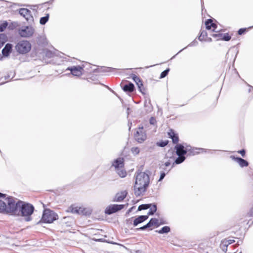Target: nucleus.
I'll return each instance as SVG.
<instances>
[{"label": "nucleus", "mask_w": 253, "mask_h": 253, "mask_svg": "<svg viewBox=\"0 0 253 253\" xmlns=\"http://www.w3.org/2000/svg\"><path fill=\"white\" fill-rule=\"evenodd\" d=\"M234 159L241 167H247L248 166V163L246 160L240 158L233 157Z\"/></svg>", "instance_id": "nucleus-19"}, {"label": "nucleus", "mask_w": 253, "mask_h": 253, "mask_svg": "<svg viewBox=\"0 0 253 253\" xmlns=\"http://www.w3.org/2000/svg\"><path fill=\"white\" fill-rule=\"evenodd\" d=\"M130 77L132 79V80L134 81V82H135L136 84H137L138 82H139L140 81V79L139 77L136 76L134 74H131Z\"/></svg>", "instance_id": "nucleus-33"}, {"label": "nucleus", "mask_w": 253, "mask_h": 253, "mask_svg": "<svg viewBox=\"0 0 253 253\" xmlns=\"http://www.w3.org/2000/svg\"><path fill=\"white\" fill-rule=\"evenodd\" d=\"M7 41L6 36L4 34H0V48Z\"/></svg>", "instance_id": "nucleus-23"}, {"label": "nucleus", "mask_w": 253, "mask_h": 253, "mask_svg": "<svg viewBox=\"0 0 253 253\" xmlns=\"http://www.w3.org/2000/svg\"><path fill=\"white\" fill-rule=\"evenodd\" d=\"M219 35H220L219 34H218V35H213V36H214V37H217V36H219Z\"/></svg>", "instance_id": "nucleus-44"}, {"label": "nucleus", "mask_w": 253, "mask_h": 253, "mask_svg": "<svg viewBox=\"0 0 253 253\" xmlns=\"http://www.w3.org/2000/svg\"><path fill=\"white\" fill-rule=\"evenodd\" d=\"M206 28L208 30L212 29V31H215L216 28V25L212 23L211 19H209L206 21Z\"/></svg>", "instance_id": "nucleus-20"}, {"label": "nucleus", "mask_w": 253, "mask_h": 253, "mask_svg": "<svg viewBox=\"0 0 253 253\" xmlns=\"http://www.w3.org/2000/svg\"><path fill=\"white\" fill-rule=\"evenodd\" d=\"M246 29H240L239 31H238V34L239 35H242L243 34L245 31Z\"/></svg>", "instance_id": "nucleus-38"}, {"label": "nucleus", "mask_w": 253, "mask_h": 253, "mask_svg": "<svg viewBox=\"0 0 253 253\" xmlns=\"http://www.w3.org/2000/svg\"><path fill=\"white\" fill-rule=\"evenodd\" d=\"M222 39L225 41H228L231 39V37L227 34L224 35L223 37L222 38Z\"/></svg>", "instance_id": "nucleus-35"}, {"label": "nucleus", "mask_w": 253, "mask_h": 253, "mask_svg": "<svg viewBox=\"0 0 253 253\" xmlns=\"http://www.w3.org/2000/svg\"><path fill=\"white\" fill-rule=\"evenodd\" d=\"M124 206V205H111L106 208L105 212L107 214H111L122 210Z\"/></svg>", "instance_id": "nucleus-10"}, {"label": "nucleus", "mask_w": 253, "mask_h": 253, "mask_svg": "<svg viewBox=\"0 0 253 253\" xmlns=\"http://www.w3.org/2000/svg\"><path fill=\"white\" fill-rule=\"evenodd\" d=\"M126 191H122L116 194L115 199L117 202H120L123 200L126 195Z\"/></svg>", "instance_id": "nucleus-17"}, {"label": "nucleus", "mask_w": 253, "mask_h": 253, "mask_svg": "<svg viewBox=\"0 0 253 253\" xmlns=\"http://www.w3.org/2000/svg\"><path fill=\"white\" fill-rule=\"evenodd\" d=\"M169 71V69H168L165 70L164 71H163L161 74L160 78L162 79V78H164V77H165L168 75Z\"/></svg>", "instance_id": "nucleus-34"}, {"label": "nucleus", "mask_w": 253, "mask_h": 253, "mask_svg": "<svg viewBox=\"0 0 253 253\" xmlns=\"http://www.w3.org/2000/svg\"><path fill=\"white\" fill-rule=\"evenodd\" d=\"M68 211L73 213L87 215L91 214L92 210L89 208H85L83 206L79 207L72 205L69 208Z\"/></svg>", "instance_id": "nucleus-4"}, {"label": "nucleus", "mask_w": 253, "mask_h": 253, "mask_svg": "<svg viewBox=\"0 0 253 253\" xmlns=\"http://www.w3.org/2000/svg\"><path fill=\"white\" fill-rule=\"evenodd\" d=\"M136 84L137 85L138 88L141 89V87L143 86V84L141 80L138 82Z\"/></svg>", "instance_id": "nucleus-37"}, {"label": "nucleus", "mask_w": 253, "mask_h": 253, "mask_svg": "<svg viewBox=\"0 0 253 253\" xmlns=\"http://www.w3.org/2000/svg\"><path fill=\"white\" fill-rule=\"evenodd\" d=\"M238 153L241 154L243 157H244L245 155V151L244 150L239 151Z\"/></svg>", "instance_id": "nucleus-39"}, {"label": "nucleus", "mask_w": 253, "mask_h": 253, "mask_svg": "<svg viewBox=\"0 0 253 253\" xmlns=\"http://www.w3.org/2000/svg\"><path fill=\"white\" fill-rule=\"evenodd\" d=\"M15 199L0 193V212L12 213Z\"/></svg>", "instance_id": "nucleus-3"}, {"label": "nucleus", "mask_w": 253, "mask_h": 253, "mask_svg": "<svg viewBox=\"0 0 253 253\" xmlns=\"http://www.w3.org/2000/svg\"><path fill=\"white\" fill-rule=\"evenodd\" d=\"M49 18V14H47L44 17H42L40 19V23L42 25L45 24L48 21Z\"/></svg>", "instance_id": "nucleus-26"}, {"label": "nucleus", "mask_w": 253, "mask_h": 253, "mask_svg": "<svg viewBox=\"0 0 253 253\" xmlns=\"http://www.w3.org/2000/svg\"><path fill=\"white\" fill-rule=\"evenodd\" d=\"M170 231V228L169 226H164L161 230L158 231L160 234L167 233Z\"/></svg>", "instance_id": "nucleus-25"}, {"label": "nucleus", "mask_w": 253, "mask_h": 253, "mask_svg": "<svg viewBox=\"0 0 253 253\" xmlns=\"http://www.w3.org/2000/svg\"><path fill=\"white\" fill-rule=\"evenodd\" d=\"M35 32V29L31 26H23L18 29V34L24 38L32 36Z\"/></svg>", "instance_id": "nucleus-8"}, {"label": "nucleus", "mask_w": 253, "mask_h": 253, "mask_svg": "<svg viewBox=\"0 0 253 253\" xmlns=\"http://www.w3.org/2000/svg\"><path fill=\"white\" fill-rule=\"evenodd\" d=\"M178 157L173 162L171 167L169 169V171L170 170L171 168H172L174 166V164H179L182 163L185 159V157L184 156L178 155Z\"/></svg>", "instance_id": "nucleus-21"}, {"label": "nucleus", "mask_w": 253, "mask_h": 253, "mask_svg": "<svg viewBox=\"0 0 253 253\" xmlns=\"http://www.w3.org/2000/svg\"><path fill=\"white\" fill-rule=\"evenodd\" d=\"M16 50L20 53L24 54L28 52L31 48V43L27 41L19 42L16 45Z\"/></svg>", "instance_id": "nucleus-6"}, {"label": "nucleus", "mask_w": 253, "mask_h": 253, "mask_svg": "<svg viewBox=\"0 0 253 253\" xmlns=\"http://www.w3.org/2000/svg\"><path fill=\"white\" fill-rule=\"evenodd\" d=\"M57 219L58 215L55 212L49 209L44 210L42 216V220L44 222L52 223Z\"/></svg>", "instance_id": "nucleus-5"}, {"label": "nucleus", "mask_w": 253, "mask_h": 253, "mask_svg": "<svg viewBox=\"0 0 253 253\" xmlns=\"http://www.w3.org/2000/svg\"><path fill=\"white\" fill-rule=\"evenodd\" d=\"M19 14L23 16L27 21L31 20L33 18L31 14V11L26 8H21L19 10Z\"/></svg>", "instance_id": "nucleus-13"}, {"label": "nucleus", "mask_w": 253, "mask_h": 253, "mask_svg": "<svg viewBox=\"0 0 253 253\" xmlns=\"http://www.w3.org/2000/svg\"><path fill=\"white\" fill-rule=\"evenodd\" d=\"M150 208V205L148 204L141 205L139 206L138 210L141 211L142 210L147 209Z\"/></svg>", "instance_id": "nucleus-31"}, {"label": "nucleus", "mask_w": 253, "mask_h": 253, "mask_svg": "<svg viewBox=\"0 0 253 253\" xmlns=\"http://www.w3.org/2000/svg\"><path fill=\"white\" fill-rule=\"evenodd\" d=\"M150 123L151 125H155L156 123V120L154 118L151 117L150 119Z\"/></svg>", "instance_id": "nucleus-36"}, {"label": "nucleus", "mask_w": 253, "mask_h": 253, "mask_svg": "<svg viewBox=\"0 0 253 253\" xmlns=\"http://www.w3.org/2000/svg\"><path fill=\"white\" fill-rule=\"evenodd\" d=\"M131 151L133 154L136 155H138L140 152V150L138 147H134L131 149Z\"/></svg>", "instance_id": "nucleus-28"}, {"label": "nucleus", "mask_w": 253, "mask_h": 253, "mask_svg": "<svg viewBox=\"0 0 253 253\" xmlns=\"http://www.w3.org/2000/svg\"><path fill=\"white\" fill-rule=\"evenodd\" d=\"M165 175L166 174H165V172L161 173V176H160V179H159V181L162 180L164 178V177L165 176Z\"/></svg>", "instance_id": "nucleus-40"}, {"label": "nucleus", "mask_w": 253, "mask_h": 253, "mask_svg": "<svg viewBox=\"0 0 253 253\" xmlns=\"http://www.w3.org/2000/svg\"><path fill=\"white\" fill-rule=\"evenodd\" d=\"M150 182L149 176L145 172H137L135 176L134 185V194L139 196L144 193L148 187Z\"/></svg>", "instance_id": "nucleus-1"}, {"label": "nucleus", "mask_w": 253, "mask_h": 253, "mask_svg": "<svg viewBox=\"0 0 253 253\" xmlns=\"http://www.w3.org/2000/svg\"><path fill=\"white\" fill-rule=\"evenodd\" d=\"M134 137L136 140L139 143H142L147 138V135L144 131L143 127H139L134 134Z\"/></svg>", "instance_id": "nucleus-9"}, {"label": "nucleus", "mask_w": 253, "mask_h": 253, "mask_svg": "<svg viewBox=\"0 0 253 253\" xmlns=\"http://www.w3.org/2000/svg\"><path fill=\"white\" fill-rule=\"evenodd\" d=\"M168 143V141H161L157 143V145L160 147H165Z\"/></svg>", "instance_id": "nucleus-30"}, {"label": "nucleus", "mask_w": 253, "mask_h": 253, "mask_svg": "<svg viewBox=\"0 0 253 253\" xmlns=\"http://www.w3.org/2000/svg\"><path fill=\"white\" fill-rule=\"evenodd\" d=\"M67 70L71 71V73L74 76L79 77L83 74V68L80 66L68 67Z\"/></svg>", "instance_id": "nucleus-11"}, {"label": "nucleus", "mask_w": 253, "mask_h": 253, "mask_svg": "<svg viewBox=\"0 0 253 253\" xmlns=\"http://www.w3.org/2000/svg\"><path fill=\"white\" fill-rule=\"evenodd\" d=\"M168 135L170 138L172 139L173 143H176L178 141V137L177 134L172 130H170L168 132Z\"/></svg>", "instance_id": "nucleus-18"}, {"label": "nucleus", "mask_w": 253, "mask_h": 253, "mask_svg": "<svg viewBox=\"0 0 253 253\" xmlns=\"http://www.w3.org/2000/svg\"><path fill=\"white\" fill-rule=\"evenodd\" d=\"M175 148L176 150V154L181 156H184L189 150V147H187L184 149V146L181 144L176 145Z\"/></svg>", "instance_id": "nucleus-12"}, {"label": "nucleus", "mask_w": 253, "mask_h": 253, "mask_svg": "<svg viewBox=\"0 0 253 253\" xmlns=\"http://www.w3.org/2000/svg\"><path fill=\"white\" fill-rule=\"evenodd\" d=\"M234 242H235V241L234 240H229L228 241V243L229 244H231L234 243Z\"/></svg>", "instance_id": "nucleus-42"}, {"label": "nucleus", "mask_w": 253, "mask_h": 253, "mask_svg": "<svg viewBox=\"0 0 253 253\" xmlns=\"http://www.w3.org/2000/svg\"><path fill=\"white\" fill-rule=\"evenodd\" d=\"M134 85L132 83H129L127 84H126L123 87V89L125 91L132 92L134 90Z\"/></svg>", "instance_id": "nucleus-22"}, {"label": "nucleus", "mask_w": 253, "mask_h": 253, "mask_svg": "<svg viewBox=\"0 0 253 253\" xmlns=\"http://www.w3.org/2000/svg\"><path fill=\"white\" fill-rule=\"evenodd\" d=\"M14 210L12 212V214H19L21 213V215L25 217V220L29 221L31 220V215L33 213L34 210V207L33 205L24 203L22 201H17L15 200Z\"/></svg>", "instance_id": "nucleus-2"}, {"label": "nucleus", "mask_w": 253, "mask_h": 253, "mask_svg": "<svg viewBox=\"0 0 253 253\" xmlns=\"http://www.w3.org/2000/svg\"><path fill=\"white\" fill-rule=\"evenodd\" d=\"M251 215L253 216V208L251 209L250 211Z\"/></svg>", "instance_id": "nucleus-43"}, {"label": "nucleus", "mask_w": 253, "mask_h": 253, "mask_svg": "<svg viewBox=\"0 0 253 253\" xmlns=\"http://www.w3.org/2000/svg\"><path fill=\"white\" fill-rule=\"evenodd\" d=\"M148 218V215H141L135 218L133 221L134 226H137L138 224L146 220Z\"/></svg>", "instance_id": "nucleus-16"}, {"label": "nucleus", "mask_w": 253, "mask_h": 253, "mask_svg": "<svg viewBox=\"0 0 253 253\" xmlns=\"http://www.w3.org/2000/svg\"><path fill=\"white\" fill-rule=\"evenodd\" d=\"M118 174L121 177H125L126 175V171L123 169L124 167V161L122 158L117 159L113 164Z\"/></svg>", "instance_id": "nucleus-7"}, {"label": "nucleus", "mask_w": 253, "mask_h": 253, "mask_svg": "<svg viewBox=\"0 0 253 253\" xmlns=\"http://www.w3.org/2000/svg\"><path fill=\"white\" fill-rule=\"evenodd\" d=\"M12 45L11 44L7 43L2 50V53L4 56H8L11 52Z\"/></svg>", "instance_id": "nucleus-15"}, {"label": "nucleus", "mask_w": 253, "mask_h": 253, "mask_svg": "<svg viewBox=\"0 0 253 253\" xmlns=\"http://www.w3.org/2000/svg\"><path fill=\"white\" fill-rule=\"evenodd\" d=\"M197 43V42L196 41H194L193 42L191 43L189 45L190 46H193L195 45Z\"/></svg>", "instance_id": "nucleus-41"}, {"label": "nucleus", "mask_w": 253, "mask_h": 253, "mask_svg": "<svg viewBox=\"0 0 253 253\" xmlns=\"http://www.w3.org/2000/svg\"><path fill=\"white\" fill-rule=\"evenodd\" d=\"M150 211L149 212L148 214L149 215H152L157 211L156 205H153L152 206H151L150 205Z\"/></svg>", "instance_id": "nucleus-27"}, {"label": "nucleus", "mask_w": 253, "mask_h": 253, "mask_svg": "<svg viewBox=\"0 0 253 253\" xmlns=\"http://www.w3.org/2000/svg\"><path fill=\"white\" fill-rule=\"evenodd\" d=\"M7 23L6 22H3L0 23V32L3 31L7 27Z\"/></svg>", "instance_id": "nucleus-32"}, {"label": "nucleus", "mask_w": 253, "mask_h": 253, "mask_svg": "<svg viewBox=\"0 0 253 253\" xmlns=\"http://www.w3.org/2000/svg\"><path fill=\"white\" fill-rule=\"evenodd\" d=\"M173 161H174V157L172 156H170L169 159L167 161L165 162L164 165L166 168L169 167V166L171 167L172 163H173Z\"/></svg>", "instance_id": "nucleus-24"}, {"label": "nucleus", "mask_w": 253, "mask_h": 253, "mask_svg": "<svg viewBox=\"0 0 253 253\" xmlns=\"http://www.w3.org/2000/svg\"><path fill=\"white\" fill-rule=\"evenodd\" d=\"M161 223H160L159 220L156 218H152L150 221L145 226L139 228L140 230H145L147 228L151 227L154 225L158 226Z\"/></svg>", "instance_id": "nucleus-14"}, {"label": "nucleus", "mask_w": 253, "mask_h": 253, "mask_svg": "<svg viewBox=\"0 0 253 253\" xmlns=\"http://www.w3.org/2000/svg\"><path fill=\"white\" fill-rule=\"evenodd\" d=\"M207 36V32L206 31H202L200 36L199 37V40L201 41H204L205 40V37Z\"/></svg>", "instance_id": "nucleus-29"}]
</instances>
